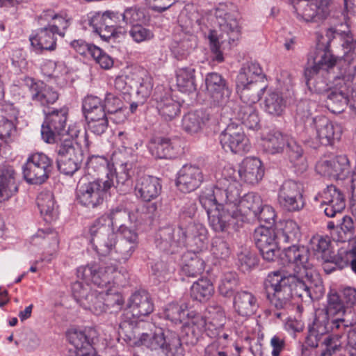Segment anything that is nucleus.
Here are the masks:
<instances>
[{
	"label": "nucleus",
	"instance_id": "6ab92c4d",
	"mask_svg": "<svg viewBox=\"0 0 356 356\" xmlns=\"http://www.w3.org/2000/svg\"><path fill=\"white\" fill-rule=\"evenodd\" d=\"M220 142L225 152L244 154L250 150V144L242 126L230 123L220 135Z\"/></svg>",
	"mask_w": 356,
	"mask_h": 356
},
{
	"label": "nucleus",
	"instance_id": "603ef678",
	"mask_svg": "<svg viewBox=\"0 0 356 356\" xmlns=\"http://www.w3.org/2000/svg\"><path fill=\"white\" fill-rule=\"evenodd\" d=\"M184 259L185 264L182 266V270L186 275L194 277L203 273L205 266L204 261L195 252L184 254Z\"/></svg>",
	"mask_w": 356,
	"mask_h": 356
},
{
	"label": "nucleus",
	"instance_id": "2eb2a0df",
	"mask_svg": "<svg viewBox=\"0 0 356 356\" xmlns=\"http://www.w3.org/2000/svg\"><path fill=\"white\" fill-rule=\"evenodd\" d=\"M57 166L60 172L72 175L81 167L83 159L81 148L70 138H64L57 149Z\"/></svg>",
	"mask_w": 356,
	"mask_h": 356
},
{
	"label": "nucleus",
	"instance_id": "a19ab883",
	"mask_svg": "<svg viewBox=\"0 0 356 356\" xmlns=\"http://www.w3.org/2000/svg\"><path fill=\"white\" fill-rule=\"evenodd\" d=\"M235 118L249 129H257L259 126V118L255 104H243L235 113Z\"/></svg>",
	"mask_w": 356,
	"mask_h": 356
},
{
	"label": "nucleus",
	"instance_id": "774afa93",
	"mask_svg": "<svg viewBox=\"0 0 356 356\" xmlns=\"http://www.w3.org/2000/svg\"><path fill=\"white\" fill-rule=\"evenodd\" d=\"M211 252L216 259H225L229 256L230 249L224 238L216 236L212 239Z\"/></svg>",
	"mask_w": 356,
	"mask_h": 356
},
{
	"label": "nucleus",
	"instance_id": "0e129e2a",
	"mask_svg": "<svg viewBox=\"0 0 356 356\" xmlns=\"http://www.w3.org/2000/svg\"><path fill=\"white\" fill-rule=\"evenodd\" d=\"M207 311L209 314L207 317L209 329H210V327H213L216 330L222 328L226 322L224 309L220 306L214 305L209 306Z\"/></svg>",
	"mask_w": 356,
	"mask_h": 356
},
{
	"label": "nucleus",
	"instance_id": "c03bdc74",
	"mask_svg": "<svg viewBox=\"0 0 356 356\" xmlns=\"http://www.w3.org/2000/svg\"><path fill=\"white\" fill-rule=\"evenodd\" d=\"M177 86L183 93H191L196 90L195 69L191 67H179L176 71Z\"/></svg>",
	"mask_w": 356,
	"mask_h": 356
},
{
	"label": "nucleus",
	"instance_id": "c85d7f7f",
	"mask_svg": "<svg viewBox=\"0 0 356 356\" xmlns=\"http://www.w3.org/2000/svg\"><path fill=\"white\" fill-rule=\"evenodd\" d=\"M24 81L29 88L32 99L40 103L41 106H48L58 100V92L43 82H35L30 77L26 78Z\"/></svg>",
	"mask_w": 356,
	"mask_h": 356
},
{
	"label": "nucleus",
	"instance_id": "f3484780",
	"mask_svg": "<svg viewBox=\"0 0 356 356\" xmlns=\"http://www.w3.org/2000/svg\"><path fill=\"white\" fill-rule=\"evenodd\" d=\"M236 202L228 201L225 204L216 207L214 210L208 211L209 223L211 229L216 232H224L229 228L239 226L241 221L238 217Z\"/></svg>",
	"mask_w": 356,
	"mask_h": 356
},
{
	"label": "nucleus",
	"instance_id": "338daca9",
	"mask_svg": "<svg viewBox=\"0 0 356 356\" xmlns=\"http://www.w3.org/2000/svg\"><path fill=\"white\" fill-rule=\"evenodd\" d=\"M317 108L318 104L316 101L302 100L297 105L296 118L302 121L307 120L317 111Z\"/></svg>",
	"mask_w": 356,
	"mask_h": 356
},
{
	"label": "nucleus",
	"instance_id": "4468645a",
	"mask_svg": "<svg viewBox=\"0 0 356 356\" xmlns=\"http://www.w3.org/2000/svg\"><path fill=\"white\" fill-rule=\"evenodd\" d=\"M53 169V160L42 152L31 154L22 167L25 180L32 184L44 183L49 178Z\"/></svg>",
	"mask_w": 356,
	"mask_h": 356
},
{
	"label": "nucleus",
	"instance_id": "4d7b16f0",
	"mask_svg": "<svg viewBox=\"0 0 356 356\" xmlns=\"http://www.w3.org/2000/svg\"><path fill=\"white\" fill-rule=\"evenodd\" d=\"M238 285V277L236 273L228 272L225 273L218 285V291L224 297L233 296L234 289Z\"/></svg>",
	"mask_w": 356,
	"mask_h": 356
},
{
	"label": "nucleus",
	"instance_id": "bb28decb",
	"mask_svg": "<svg viewBox=\"0 0 356 356\" xmlns=\"http://www.w3.org/2000/svg\"><path fill=\"white\" fill-rule=\"evenodd\" d=\"M203 181V175L200 168L193 165H185L178 172L177 186L184 193H190L200 186Z\"/></svg>",
	"mask_w": 356,
	"mask_h": 356
},
{
	"label": "nucleus",
	"instance_id": "864d4df0",
	"mask_svg": "<svg viewBox=\"0 0 356 356\" xmlns=\"http://www.w3.org/2000/svg\"><path fill=\"white\" fill-rule=\"evenodd\" d=\"M15 174L13 169H8L0 176V202L8 200L17 191Z\"/></svg>",
	"mask_w": 356,
	"mask_h": 356
},
{
	"label": "nucleus",
	"instance_id": "37998d69",
	"mask_svg": "<svg viewBox=\"0 0 356 356\" xmlns=\"http://www.w3.org/2000/svg\"><path fill=\"white\" fill-rule=\"evenodd\" d=\"M132 168V163L126 161L121 163L116 172L115 184L113 182L112 187L115 188L120 193H127L131 189V177L134 175Z\"/></svg>",
	"mask_w": 356,
	"mask_h": 356
},
{
	"label": "nucleus",
	"instance_id": "4be33fe9",
	"mask_svg": "<svg viewBox=\"0 0 356 356\" xmlns=\"http://www.w3.org/2000/svg\"><path fill=\"white\" fill-rule=\"evenodd\" d=\"M315 200L321 202L325 206L324 213L330 218H334L341 214L346 207V200L343 193L335 186H327L320 192Z\"/></svg>",
	"mask_w": 356,
	"mask_h": 356
},
{
	"label": "nucleus",
	"instance_id": "cd10ccee",
	"mask_svg": "<svg viewBox=\"0 0 356 356\" xmlns=\"http://www.w3.org/2000/svg\"><path fill=\"white\" fill-rule=\"evenodd\" d=\"M240 197L236 202L237 209L235 210L238 212L241 222L249 221L254 218L262 207V200L258 194L252 192L244 195L241 199Z\"/></svg>",
	"mask_w": 356,
	"mask_h": 356
},
{
	"label": "nucleus",
	"instance_id": "20e7f679",
	"mask_svg": "<svg viewBox=\"0 0 356 356\" xmlns=\"http://www.w3.org/2000/svg\"><path fill=\"white\" fill-rule=\"evenodd\" d=\"M138 334L135 344L142 346L152 352L165 356H184V350L179 337L175 333L165 335L161 327L149 322L140 321L135 327Z\"/></svg>",
	"mask_w": 356,
	"mask_h": 356
},
{
	"label": "nucleus",
	"instance_id": "f03ea898",
	"mask_svg": "<svg viewBox=\"0 0 356 356\" xmlns=\"http://www.w3.org/2000/svg\"><path fill=\"white\" fill-rule=\"evenodd\" d=\"M264 286L271 307L277 310L287 309L293 296L305 302H311L312 285L305 275L291 274L290 270L273 271L268 274Z\"/></svg>",
	"mask_w": 356,
	"mask_h": 356
},
{
	"label": "nucleus",
	"instance_id": "ea45409f",
	"mask_svg": "<svg viewBox=\"0 0 356 356\" xmlns=\"http://www.w3.org/2000/svg\"><path fill=\"white\" fill-rule=\"evenodd\" d=\"M210 114L200 109L189 112L182 119V127L188 133H197L209 120Z\"/></svg>",
	"mask_w": 356,
	"mask_h": 356
},
{
	"label": "nucleus",
	"instance_id": "39448f33",
	"mask_svg": "<svg viewBox=\"0 0 356 356\" xmlns=\"http://www.w3.org/2000/svg\"><path fill=\"white\" fill-rule=\"evenodd\" d=\"M300 236L299 227L293 220L286 221L278 232L272 228L260 226L254 230V240L264 259L273 261L279 255L282 243H293Z\"/></svg>",
	"mask_w": 356,
	"mask_h": 356
},
{
	"label": "nucleus",
	"instance_id": "5fc2aeb1",
	"mask_svg": "<svg viewBox=\"0 0 356 356\" xmlns=\"http://www.w3.org/2000/svg\"><path fill=\"white\" fill-rule=\"evenodd\" d=\"M109 220L110 226L114 228H122L127 226V223L134 220L130 216L129 212L122 206H118L110 210L109 213L104 214Z\"/></svg>",
	"mask_w": 356,
	"mask_h": 356
},
{
	"label": "nucleus",
	"instance_id": "9b49d317",
	"mask_svg": "<svg viewBox=\"0 0 356 356\" xmlns=\"http://www.w3.org/2000/svg\"><path fill=\"white\" fill-rule=\"evenodd\" d=\"M239 185L236 183L230 185L226 180H218L212 188H207L200 195L199 200L202 207L208 211L214 210L228 201L236 202L238 197Z\"/></svg>",
	"mask_w": 356,
	"mask_h": 356
},
{
	"label": "nucleus",
	"instance_id": "58836bf2",
	"mask_svg": "<svg viewBox=\"0 0 356 356\" xmlns=\"http://www.w3.org/2000/svg\"><path fill=\"white\" fill-rule=\"evenodd\" d=\"M266 88L265 82H261L236 86V90L243 104H256Z\"/></svg>",
	"mask_w": 356,
	"mask_h": 356
},
{
	"label": "nucleus",
	"instance_id": "052dcab7",
	"mask_svg": "<svg viewBox=\"0 0 356 356\" xmlns=\"http://www.w3.org/2000/svg\"><path fill=\"white\" fill-rule=\"evenodd\" d=\"M86 169L89 175L95 176L100 172L106 173V177L109 176L113 180V175H109L108 161L104 156H92L88 159L86 163Z\"/></svg>",
	"mask_w": 356,
	"mask_h": 356
},
{
	"label": "nucleus",
	"instance_id": "69168bd1",
	"mask_svg": "<svg viewBox=\"0 0 356 356\" xmlns=\"http://www.w3.org/2000/svg\"><path fill=\"white\" fill-rule=\"evenodd\" d=\"M133 85L134 89L131 90V94H135L138 99V102L143 104L151 93L152 88L151 83L140 77H136L134 79Z\"/></svg>",
	"mask_w": 356,
	"mask_h": 356
},
{
	"label": "nucleus",
	"instance_id": "6e6d98bb",
	"mask_svg": "<svg viewBox=\"0 0 356 356\" xmlns=\"http://www.w3.org/2000/svg\"><path fill=\"white\" fill-rule=\"evenodd\" d=\"M82 307L88 309L95 315H100L106 310V306L104 301V291H99L91 293L88 299L83 300L82 302Z\"/></svg>",
	"mask_w": 356,
	"mask_h": 356
},
{
	"label": "nucleus",
	"instance_id": "f704fd0d",
	"mask_svg": "<svg viewBox=\"0 0 356 356\" xmlns=\"http://www.w3.org/2000/svg\"><path fill=\"white\" fill-rule=\"evenodd\" d=\"M264 175V170L262 163L257 158L248 157L239 165V178L248 184L258 183Z\"/></svg>",
	"mask_w": 356,
	"mask_h": 356
},
{
	"label": "nucleus",
	"instance_id": "3c124183",
	"mask_svg": "<svg viewBox=\"0 0 356 356\" xmlns=\"http://www.w3.org/2000/svg\"><path fill=\"white\" fill-rule=\"evenodd\" d=\"M214 293V287L210 280L200 279L194 282L191 289V296L193 299L204 302L208 300Z\"/></svg>",
	"mask_w": 356,
	"mask_h": 356
},
{
	"label": "nucleus",
	"instance_id": "f257e3e1",
	"mask_svg": "<svg viewBox=\"0 0 356 356\" xmlns=\"http://www.w3.org/2000/svg\"><path fill=\"white\" fill-rule=\"evenodd\" d=\"M351 315L339 294L330 293L326 307L316 312L314 321L309 326L305 343L312 348L324 347L321 356L331 355L340 346L339 338L346 328L353 325Z\"/></svg>",
	"mask_w": 356,
	"mask_h": 356
},
{
	"label": "nucleus",
	"instance_id": "09e8293b",
	"mask_svg": "<svg viewBox=\"0 0 356 356\" xmlns=\"http://www.w3.org/2000/svg\"><path fill=\"white\" fill-rule=\"evenodd\" d=\"M286 106V99L279 92H269L264 100L265 111L275 116H280Z\"/></svg>",
	"mask_w": 356,
	"mask_h": 356
},
{
	"label": "nucleus",
	"instance_id": "473e14b6",
	"mask_svg": "<svg viewBox=\"0 0 356 356\" xmlns=\"http://www.w3.org/2000/svg\"><path fill=\"white\" fill-rule=\"evenodd\" d=\"M67 339L74 348V356H98L92 345V339L86 330H70Z\"/></svg>",
	"mask_w": 356,
	"mask_h": 356
},
{
	"label": "nucleus",
	"instance_id": "680f3d73",
	"mask_svg": "<svg viewBox=\"0 0 356 356\" xmlns=\"http://www.w3.org/2000/svg\"><path fill=\"white\" fill-rule=\"evenodd\" d=\"M122 17L123 22L131 26L145 24L148 20L145 10L136 6L125 9Z\"/></svg>",
	"mask_w": 356,
	"mask_h": 356
},
{
	"label": "nucleus",
	"instance_id": "a878e982",
	"mask_svg": "<svg viewBox=\"0 0 356 356\" xmlns=\"http://www.w3.org/2000/svg\"><path fill=\"white\" fill-rule=\"evenodd\" d=\"M197 45V37L189 31L180 30L176 33L171 44L170 49L172 55L177 60L186 59Z\"/></svg>",
	"mask_w": 356,
	"mask_h": 356
},
{
	"label": "nucleus",
	"instance_id": "6e6552de",
	"mask_svg": "<svg viewBox=\"0 0 356 356\" xmlns=\"http://www.w3.org/2000/svg\"><path fill=\"white\" fill-rule=\"evenodd\" d=\"M154 311V303L148 292L146 291H138L129 297L123 314V322L120 323V332L124 333L129 339L131 335H128V329L136 323L137 325L142 318L149 316Z\"/></svg>",
	"mask_w": 356,
	"mask_h": 356
},
{
	"label": "nucleus",
	"instance_id": "ddd939ff",
	"mask_svg": "<svg viewBox=\"0 0 356 356\" xmlns=\"http://www.w3.org/2000/svg\"><path fill=\"white\" fill-rule=\"evenodd\" d=\"M76 275L78 278L86 282H90L104 290L117 284L116 279L120 273L114 265L90 264L79 267Z\"/></svg>",
	"mask_w": 356,
	"mask_h": 356
},
{
	"label": "nucleus",
	"instance_id": "a18cd8bd",
	"mask_svg": "<svg viewBox=\"0 0 356 356\" xmlns=\"http://www.w3.org/2000/svg\"><path fill=\"white\" fill-rule=\"evenodd\" d=\"M37 204L45 220L50 221L56 217V203L54 195L50 191L41 192L37 197Z\"/></svg>",
	"mask_w": 356,
	"mask_h": 356
},
{
	"label": "nucleus",
	"instance_id": "dca6fc26",
	"mask_svg": "<svg viewBox=\"0 0 356 356\" xmlns=\"http://www.w3.org/2000/svg\"><path fill=\"white\" fill-rule=\"evenodd\" d=\"M297 19L304 22H319L330 13L328 0H292Z\"/></svg>",
	"mask_w": 356,
	"mask_h": 356
},
{
	"label": "nucleus",
	"instance_id": "423d86ee",
	"mask_svg": "<svg viewBox=\"0 0 356 356\" xmlns=\"http://www.w3.org/2000/svg\"><path fill=\"white\" fill-rule=\"evenodd\" d=\"M318 56L308 60V66L305 70L307 85L311 90L321 94L328 92V70L334 67L337 58L332 52L325 49L318 52Z\"/></svg>",
	"mask_w": 356,
	"mask_h": 356
},
{
	"label": "nucleus",
	"instance_id": "7c9ffc66",
	"mask_svg": "<svg viewBox=\"0 0 356 356\" xmlns=\"http://www.w3.org/2000/svg\"><path fill=\"white\" fill-rule=\"evenodd\" d=\"M234 311L241 316L254 315L259 307L257 297L248 291L242 290L235 293L233 300Z\"/></svg>",
	"mask_w": 356,
	"mask_h": 356
},
{
	"label": "nucleus",
	"instance_id": "de8ad7c7",
	"mask_svg": "<svg viewBox=\"0 0 356 356\" xmlns=\"http://www.w3.org/2000/svg\"><path fill=\"white\" fill-rule=\"evenodd\" d=\"M71 18L65 13L56 14L53 10H48L44 11L38 17V23L42 25L44 22L47 24H57L60 26V33L58 35L64 37L65 30L70 24Z\"/></svg>",
	"mask_w": 356,
	"mask_h": 356
},
{
	"label": "nucleus",
	"instance_id": "b1692460",
	"mask_svg": "<svg viewBox=\"0 0 356 356\" xmlns=\"http://www.w3.org/2000/svg\"><path fill=\"white\" fill-rule=\"evenodd\" d=\"M29 37L31 46L36 51L48 50L53 51L56 47V33H61L60 26L57 24H45Z\"/></svg>",
	"mask_w": 356,
	"mask_h": 356
},
{
	"label": "nucleus",
	"instance_id": "e433bc0d",
	"mask_svg": "<svg viewBox=\"0 0 356 356\" xmlns=\"http://www.w3.org/2000/svg\"><path fill=\"white\" fill-rule=\"evenodd\" d=\"M265 74L260 65L256 62H246L240 68L236 78V86L264 82Z\"/></svg>",
	"mask_w": 356,
	"mask_h": 356
},
{
	"label": "nucleus",
	"instance_id": "2f4dec72",
	"mask_svg": "<svg viewBox=\"0 0 356 356\" xmlns=\"http://www.w3.org/2000/svg\"><path fill=\"white\" fill-rule=\"evenodd\" d=\"M162 186L160 179L156 177L144 175L137 180L135 190L143 201L150 202L161 194Z\"/></svg>",
	"mask_w": 356,
	"mask_h": 356
},
{
	"label": "nucleus",
	"instance_id": "e2e57ef3",
	"mask_svg": "<svg viewBox=\"0 0 356 356\" xmlns=\"http://www.w3.org/2000/svg\"><path fill=\"white\" fill-rule=\"evenodd\" d=\"M87 121L88 129L95 135L103 134L108 127V118L106 113L103 116L90 115L85 118Z\"/></svg>",
	"mask_w": 356,
	"mask_h": 356
},
{
	"label": "nucleus",
	"instance_id": "393cba45",
	"mask_svg": "<svg viewBox=\"0 0 356 356\" xmlns=\"http://www.w3.org/2000/svg\"><path fill=\"white\" fill-rule=\"evenodd\" d=\"M317 138L323 145H332L341 138L342 130L339 124L333 123L325 116L312 118Z\"/></svg>",
	"mask_w": 356,
	"mask_h": 356
},
{
	"label": "nucleus",
	"instance_id": "8fccbe9b",
	"mask_svg": "<svg viewBox=\"0 0 356 356\" xmlns=\"http://www.w3.org/2000/svg\"><path fill=\"white\" fill-rule=\"evenodd\" d=\"M156 108L165 120L170 121L179 113L180 104L172 97L165 96L156 101Z\"/></svg>",
	"mask_w": 356,
	"mask_h": 356
},
{
	"label": "nucleus",
	"instance_id": "49530a36",
	"mask_svg": "<svg viewBox=\"0 0 356 356\" xmlns=\"http://www.w3.org/2000/svg\"><path fill=\"white\" fill-rule=\"evenodd\" d=\"M286 145L290 161L293 164L298 172L302 173L307 170L308 165L305 157L303 156L302 147L293 138H289Z\"/></svg>",
	"mask_w": 356,
	"mask_h": 356
},
{
	"label": "nucleus",
	"instance_id": "5701e85b",
	"mask_svg": "<svg viewBox=\"0 0 356 356\" xmlns=\"http://www.w3.org/2000/svg\"><path fill=\"white\" fill-rule=\"evenodd\" d=\"M205 83L214 105L222 106L228 102L231 90L220 74L216 72L209 73L206 76Z\"/></svg>",
	"mask_w": 356,
	"mask_h": 356
},
{
	"label": "nucleus",
	"instance_id": "79ce46f5",
	"mask_svg": "<svg viewBox=\"0 0 356 356\" xmlns=\"http://www.w3.org/2000/svg\"><path fill=\"white\" fill-rule=\"evenodd\" d=\"M289 138L279 131H270L263 138V149L270 154L282 153L287 143Z\"/></svg>",
	"mask_w": 356,
	"mask_h": 356
},
{
	"label": "nucleus",
	"instance_id": "bf43d9fd",
	"mask_svg": "<svg viewBox=\"0 0 356 356\" xmlns=\"http://www.w3.org/2000/svg\"><path fill=\"white\" fill-rule=\"evenodd\" d=\"M355 234V226L353 219L347 216L342 218V222L340 224V227L337 229L335 235L332 237L334 240L338 242H346L350 241Z\"/></svg>",
	"mask_w": 356,
	"mask_h": 356
},
{
	"label": "nucleus",
	"instance_id": "13d9d810",
	"mask_svg": "<svg viewBox=\"0 0 356 356\" xmlns=\"http://www.w3.org/2000/svg\"><path fill=\"white\" fill-rule=\"evenodd\" d=\"M82 109L85 118L95 115L103 116V113H106L102 100L99 97L93 95H88L84 98Z\"/></svg>",
	"mask_w": 356,
	"mask_h": 356
},
{
	"label": "nucleus",
	"instance_id": "1a4fd4ad",
	"mask_svg": "<svg viewBox=\"0 0 356 356\" xmlns=\"http://www.w3.org/2000/svg\"><path fill=\"white\" fill-rule=\"evenodd\" d=\"M112 186L113 180L109 176L92 181H88L85 177L81 178L76 187V200L82 206L95 208L103 203Z\"/></svg>",
	"mask_w": 356,
	"mask_h": 356
},
{
	"label": "nucleus",
	"instance_id": "0eeeda50",
	"mask_svg": "<svg viewBox=\"0 0 356 356\" xmlns=\"http://www.w3.org/2000/svg\"><path fill=\"white\" fill-rule=\"evenodd\" d=\"M67 115L68 109L65 107L46 114L41 128L42 138L45 143H54L61 140V137L65 136L70 139L78 136L79 129L76 126H70L67 130L65 129Z\"/></svg>",
	"mask_w": 356,
	"mask_h": 356
},
{
	"label": "nucleus",
	"instance_id": "4c0bfd02",
	"mask_svg": "<svg viewBox=\"0 0 356 356\" xmlns=\"http://www.w3.org/2000/svg\"><path fill=\"white\" fill-rule=\"evenodd\" d=\"M190 318L188 325L186 329V343L191 346L195 345L202 332L209 326V323L205 317L200 314L189 313L188 316Z\"/></svg>",
	"mask_w": 356,
	"mask_h": 356
},
{
	"label": "nucleus",
	"instance_id": "c9c22d12",
	"mask_svg": "<svg viewBox=\"0 0 356 356\" xmlns=\"http://www.w3.org/2000/svg\"><path fill=\"white\" fill-rule=\"evenodd\" d=\"M339 87L330 89L325 101L327 108L334 113H340L349 102V89L346 83H339Z\"/></svg>",
	"mask_w": 356,
	"mask_h": 356
},
{
	"label": "nucleus",
	"instance_id": "7ed1b4c3",
	"mask_svg": "<svg viewBox=\"0 0 356 356\" xmlns=\"http://www.w3.org/2000/svg\"><path fill=\"white\" fill-rule=\"evenodd\" d=\"M219 33L211 31L209 34L212 60L218 63L224 60L222 51L236 45L241 36L238 13L232 4L220 3L215 10Z\"/></svg>",
	"mask_w": 356,
	"mask_h": 356
},
{
	"label": "nucleus",
	"instance_id": "412c9836",
	"mask_svg": "<svg viewBox=\"0 0 356 356\" xmlns=\"http://www.w3.org/2000/svg\"><path fill=\"white\" fill-rule=\"evenodd\" d=\"M122 237L118 239L115 234V244L111 252V260L118 263H125L132 256L138 246V234L128 227L118 229Z\"/></svg>",
	"mask_w": 356,
	"mask_h": 356
},
{
	"label": "nucleus",
	"instance_id": "a211bd4d",
	"mask_svg": "<svg viewBox=\"0 0 356 356\" xmlns=\"http://www.w3.org/2000/svg\"><path fill=\"white\" fill-rule=\"evenodd\" d=\"M185 234L181 226L161 228L156 236V246L168 254L177 253L186 246Z\"/></svg>",
	"mask_w": 356,
	"mask_h": 356
},
{
	"label": "nucleus",
	"instance_id": "c756f323",
	"mask_svg": "<svg viewBox=\"0 0 356 356\" xmlns=\"http://www.w3.org/2000/svg\"><path fill=\"white\" fill-rule=\"evenodd\" d=\"M179 147L178 140L161 136L152 138L149 143L152 155L158 159H170L176 157Z\"/></svg>",
	"mask_w": 356,
	"mask_h": 356
},
{
	"label": "nucleus",
	"instance_id": "72a5a7b5",
	"mask_svg": "<svg viewBox=\"0 0 356 356\" xmlns=\"http://www.w3.org/2000/svg\"><path fill=\"white\" fill-rule=\"evenodd\" d=\"M186 236V245H188L193 252H200L207 248V230L201 223H189L184 228Z\"/></svg>",
	"mask_w": 356,
	"mask_h": 356
},
{
	"label": "nucleus",
	"instance_id": "f8f14e48",
	"mask_svg": "<svg viewBox=\"0 0 356 356\" xmlns=\"http://www.w3.org/2000/svg\"><path fill=\"white\" fill-rule=\"evenodd\" d=\"M282 259L287 263V266L280 270H290L291 274L316 276L313 260L307 248L303 245L284 247Z\"/></svg>",
	"mask_w": 356,
	"mask_h": 356
},
{
	"label": "nucleus",
	"instance_id": "aec40b11",
	"mask_svg": "<svg viewBox=\"0 0 356 356\" xmlns=\"http://www.w3.org/2000/svg\"><path fill=\"white\" fill-rule=\"evenodd\" d=\"M280 204L289 211H298L305 206L303 185L293 180L285 181L278 193Z\"/></svg>",
	"mask_w": 356,
	"mask_h": 356
},
{
	"label": "nucleus",
	"instance_id": "9d476101",
	"mask_svg": "<svg viewBox=\"0 0 356 356\" xmlns=\"http://www.w3.org/2000/svg\"><path fill=\"white\" fill-rule=\"evenodd\" d=\"M108 221L106 216H100L89 226L88 234L90 242L97 254L111 259V252L115 244V233Z\"/></svg>",
	"mask_w": 356,
	"mask_h": 356
}]
</instances>
